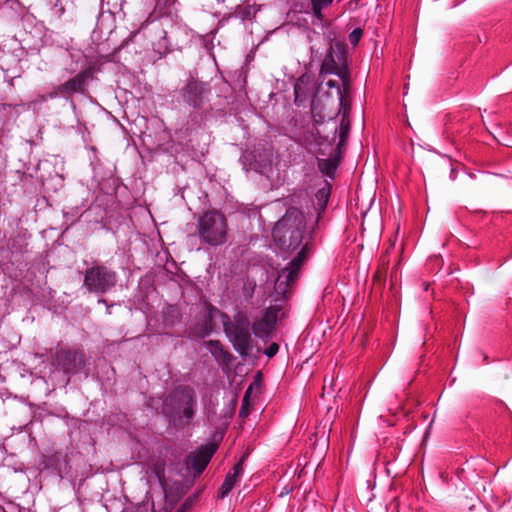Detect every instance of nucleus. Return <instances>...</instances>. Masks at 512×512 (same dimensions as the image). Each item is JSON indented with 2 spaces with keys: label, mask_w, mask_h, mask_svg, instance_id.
Listing matches in <instances>:
<instances>
[{
  "label": "nucleus",
  "mask_w": 512,
  "mask_h": 512,
  "mask_svg": "<svg viewBox=\"0 0 512 512\" xmlns=\"http://www.w3.org/2000/svg\"><path fill=\"white\" fill-rule=\"evenodd\" d=\"M306 222L298 209H288L286 214L276 223L272 235L275 241L288 249L295 250L302 242Z\"/></svg>",
  "instance_id": "f257e3e1"
},
{
  "label": "nucleus",
  "mask_w": 512,
  "mask_h": 512,
  "mask_svg": "<svg viewBox=\"0 0 512 512\" xmlns=\"http://www.w3.org/2000/svg\"><path fill=\"white\" fill-rule=\"evenodd\" d=\"M196 231L202 244L221 246L228 239L226 216L218 210H209L197 218Z\"/></svg>",
  "instance_id": "f03ea898"
},
{
  "label": "nucleus",
  "mask_w": 512,
  "mask_h": 512,
  "mask_svg": "<svg viewBox=\"0 0 512 512\" xmlns=\"http://www.w3.org/2000/svg\"><path fill=\"white\" fill-rule=\"evenodd\" d=\"M224 330L234 349L241 356H247L251 350L252 341L248 319L238 315L233 321L224 322Z\"/></svg>",
  "instance_id": "7ed1b4c3"
},
{
  "label": "nucleus",
  "mask_w": 512,
  "mask_h": 512,
  "mask_svg": "<svg viewBox=\"0 0 512 512\" xmlns=\"http://www.w3.org/2000/svg\"><path fill=\"white\" fill-rule=\"evenodd\" d=\"M116 273L105 265L88 268L84 274V287L89 292L103 294L116 285Z\"/></svg>",
  "instance_id": "20e7f679"
},
{
  "label": "nucleus",
  "mask_w": 512,
  "mask_h": 512,
  "mask_svg": "<svg viewBox=\"0 0 512 512\" xmlns=\"http://www.w3.org/2000/svg\"><path fill=\"white\" fill-rule=\"evenodd\" d=\"M306 253L307 246L305 245L288 266L280 271L275 281V290L278 294L285 296L288 287L298 279L300 268L306 260Z\"/></svg>",
  "instance_id": "39448f33"
},
{
  "label": "nucleus",
  "mask_w": 512,
  "mask_h": 512,
  "mask_svg": "<svg viewBox=\"0 0 512 512\" xmlns=\"http://www.w3.org/2000/svg\"><path fill=\"white\" fill-rule=\"evenodd\" d=\"M209 92L206 84L193 79L181 91L184 102L194 110L204 109Z\"/></svg>",
  "instance_id": "423d86ee"
},
{
  "label": "nucleus",
  "mask_w": 512,
  "mask_h": 512,
  "mask_svg": "<svg viewBox=\"0 0 512 512\" xmlns=\"http://www.w3.org/2000/svg\"><path fill=\"white\" fill-rule=\"evenodd\" d=\"M279 311L280 309L277 306H271L265 311L262 318L256 321L252 326L255 336L262 339L271 336L277 322Z\"/></svg>",
  "instance_id": "0eeeda50"
},
{
  "label": "nucleus",
  "mask_w": 512,
  "mask_h": 512,
  "mask_svg": "<svg viewBox=\"0 0 512 512\" xmlns=\"http://www.w3.org/2000/svg\"><path fill=\"white\" fill-rule=\"evenodd\" d=\"M344 55L342 52H336L332 46L327 51V54L321 65L320 74H336L342 76L346 72L342 69Z\"/></svg>",
  "instance_id": "6e6552de"
},
{
  "label": "nucleus",
  "mask_w": 512,
  "mask_h": 512,
  "mask_svg": "<svg viewBox=\"0 0 512 512\" xmlns=\"http://www.w3.org/2000/svg\"><path fill=\"white\" fill-rule=\"evenodd\" d=\"M92 71L90 68L79 72L75 77L69 79L57 88V93L62 96L71 95L76 92H83L86 81L91 76Z\"/></svg>",
  "instance_id": "1a4fd4ad"
},
{
  "label": "nucleus",
  "mask_w": 512,
  "mask_h": 512,
  "mask_svg": "<svg viewBox=\"0 0 512 512\" xmlns=\"http://www.w3.org/2000/svg\"><path fill=\"white\" fill-rule=\"evenodd\" d=\"M215 451L216 446L213 444L202 446L198 451L188 457V464L197 474H200L208 465Z\"/></svg>",
  "instance_id": "9d476101"
},
{
  "label": "nucleus",
  "mask_w": 512,
  "mask_h": 512,
  "mask_svg": "<svg viewBox=\"0 0 512 512\" xmlns=\"http://www.w3.org/2000/svg\"><path fill=\"white\" fill-rule=\"evenodd\" d=\"M340 77L343 81V89L340 88L337 81H335V80H329V81H327L326 84L329 88H337L338 94H339V101H340V110H346V106L350 105L349 98H348L349 83H348L346 73L342 74V76H340Z\"/></svg>",
  "instance_id": "9b49d317"
},
{
  "label": "nucleus",
  "mask_w": 512,
  "mask_h": 512,
  "mask_svg": "<svg viewBox=\"0 0 512 512\" xmlns=\"http://www.w3.org/2000/svg\"><path fill=\"white\" fill-rule=\"evenodd\" d=\"M176 396L181 395L185 403L187 404V407L184 408V415L187 418H190L193 416V410L192 405L195 402V396L194 391L189 387H181L178 389L175 393Z\"/></svg>",
  "instance_id": "f8f14e48"
},
{
  "label": "nucleus",
  "mask_w": 512,
  "mask_h": 512,
  "mask_svg": "<svg viewBox=\"0 0 512 512\" xmlns=\"http://www.w3.org/2000/svg\"><path fill=\"white\" fill-rule=\"evenodd\" d=\"M257 13V9L254 5L246 4V5H238L235 9V16L242 19H250L254 17Z\"/></svg>",
  "instance_id": "ddd939ff"
},
{
  "label": "nucleus",
  "mask_w": 512,
  "mask_h": 512,
  "mask_svg": "<svg viewBox=\"0 0 512 512\" xmlns=\"http://www.w3.org/2000/svg\"><path fill=\"white\" fill-rule=\"evenodd\" d=\"M349 110H350V105L346 106V110H340L343 114L341 125H340V131H339L340 145L345 142L346 138L348 137L349 130H350V124L348 121L346 122V117L349 113Z\"/></svg>",
  "instance_id": "4468645a"
},
{
  "label": "nucleus",
  "mask_w": 512,
  "mask_h": 512,
  "mask_svg": "<svg viewBox=\"0 0 512 512\" xmlns=\"http://www.w3.org/2000/svg\"><path fill=\"white\" fill-rule=\"evenodd\" d=\"M310 2L312 5V11H313L314 16L317 19L322 20L323 19L322 10L324 8L330 6L332 4L333 0H310Z\"/></svg>",
  "instance_id": "2eb2a0df"
},
{
  "label": "nucleus",
  "mask_w": 512,
  "mask_h": 512,
  "mask_svg": "<svg viewBox=\"0 0 512 512\" xmlns=\"http://www.w3.org/2000/svg\"><path fill=\"white\" fill-rule=\"evenodd\" d=\"M238 480L239 479H237L231 473H229L226 476V478L220 488V493H219L220 497L224 498L225 496H227L230 493V491L233 489L234 485L237 483Z\"/></svg>",
  "instance_id": "dca6fc26"
},
{
  "label": "nucleus",
  "mask_w": 512,
  "mask_h": 512,
  "mask_svg": "<svg viewBox=\"0 0 512 512\" xmlns=\"http://www.w3.org/2000/svg\"><path fill=\"white\" fill-rule=\"evenodd\" d=\"M319 170L327 175L332 176L336 171V164L328 159H321L318 161Z\"/></svg>",
  "instance_id": "f3484780"
},
{
  "label": "nucleus",
  "mask_w": 512,
  "mask_h": 512,
  "mask_svg": "<svg viewBox=\"0 0 512 512\" xmlns=\"http://www.w3.org/2000/svg\"><path fill=\"white\" fill-rule=\"evenodd\" d=\"M155 11H157L160 15H165L170 13L171 7L174 5L176 0H155Z\"/></svg>",
  "instance_id": "a211bd4d"
},
{
  "label": "nucleus",
  "mask_w": 512,
  "mask_h": 512,
  "mask_svg": "<svg viewBox=\"0 0 512 512\" xmlns=\"http://www.w3.org/2000/svg\"><path fill=\"white\" fill-rule=\"evenodd\" d=\"M250 413L249 390L246 391L239 411V417L246 418Z\"/></svg>",
  "instance_id": "6ab92c4d"
},
{
  "label": "nucleus",
  "mask_w": 512,
  "mask_h": 512,
  "mask_svg": "<svg viewBox=\"0 0 512 512\" xmlns=\"http://www.w3.org/2000/svg\"><path fill=\"white\" fill-rule=\"evenodd\" d=\"M362 30L360 28H357V29H354L350 34H349V41L352 45H357L358 42L360 41L361 37H362Z\"/></svg>",
  "instance_id": "aec40b11"
},
{
  "label": "nucleus",
  "mask_w": 512,
  "mask_h": 512,
  "mask_svg": "<svg viewBox=\"0 0 512 512\" xmlns=\"http://www.w3.org/2000/svg\"><path fill=\"white\" fill-rule=\"evenodd\" d=\"M231 474L239 479L243 474V460H240L238 463H236L233 467V471Z\"/></svg>",
  "instance_id": "412c9836"
},
{
  "label": "nucleus",
  "mask_w": 512,
  "mask_h": 512,
  "mask_svg": "<svg viewBox=\"0 0 512 512\" xmlns=\"http://www.w3.org/2000/svg\"><path fill=\"white\" fill-rule=\"evenodd\" d=\"M279 350V345L277 343H272L270 344V346L265 350V354L271 358L273 357L274 355L277 354Z\"/></svg>",
  "instance_id": "4be33fe9"
},
{
  "label": "nucleus",
  "mask_w": 512,
  "mask_h": 512,
  "mask_svg": "<svg viewBox=\"0 0 512 512\" xmlns=\"http://www.w3.org/2000/svg\"><path fill=\"white\" fill-rule=\"evenodd\" d=\"M209 344L215 348V350L219 349L220 344L218 341H210Z\"/></svg>",
  "instance_id": "5701e85b"
},
{
  "label": "nucleus",
  "mask_w": 512,
  "mask_h": 512,
  "mask_svg": "<svg viewBox=\"0 0 512 512\" xmlns=\"http://www.w3.org/2000/svg\"><path fill=\"white\" fill-rule=\"evenodd\" d=\"M295 95H296V99H297L298 95H299V86L298 85H295Z\"/></svg>",
  "instance_id": "b1692460"
},
{
  "label": "nucleus",
  "mask_w": 512,
  "mask_h": 512,
  "mask_svg": "<svg viewBox=\"0 0 512 512\" xmlns=\"http://www.w3.org/2000/svg\"><path fill=\"white\" fill-rule=\"evenodd\" d=\"M99 303H104V304H106V300H105V299H100V300H99Z\"/></svg>",
  "instance_id": "393cba45"
},
{
  "label": "nucleus",
  "mask_w": 512,
  "mask_h": 512,
  "mask_svg": "<svg viewBox=\"0 0 512 512\" xmlns=\"http://www.w3.org/2000/svg\"><path fill=\"white\" fill-rule=\"evenodd\" d=\"M63 13H64V8H63V7H61V8H60V14L62 15Z\"/></svg>",
  "instance_id": "a878e982"
}]
</instances>
